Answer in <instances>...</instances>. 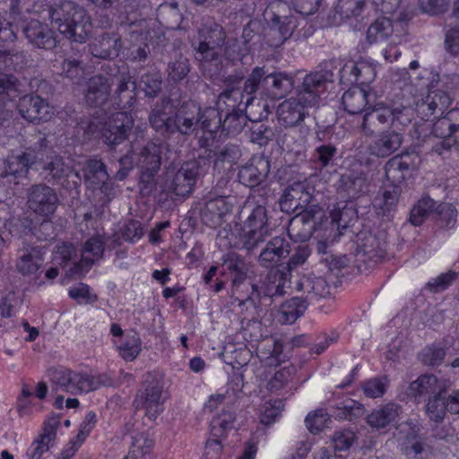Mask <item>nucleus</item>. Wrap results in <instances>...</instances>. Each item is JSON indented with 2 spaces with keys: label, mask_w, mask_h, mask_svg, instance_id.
<instances>
[{
  "label": "nucleus",
  "mask_w": 459,
  "mask_h": 459,
  "mask_svg": "<svg viewBox=\"0 0 459 459\" xmlns=\"http://www.w3.org/2000/svg\"><path fill=\"white\" fill-rule=\"evenodd\" d=\"M445 391H447V384L445 380L438 379L432 374H424L411 382L407 394L420 402L421 399L429 398Z\"/></svg>",
  "instance_id": "22"
},
{
  "label": "nucleus",
  "mask_w": 459,
  "mask_h": 459,
  "mask_svg": "<svg viewBox=\"0 0 459 459\" xmlns=\"http://www.w3.org/2000/svg\"><path fill=\"white\" fill-rule=\"evenodd\" d=\"M301 211L290 220L289 226L290 236H295L298 240H308L316 231V222L324 216L323 210L318 205H311L300 209Z\"/></svg>",
  "instance_id": "14"
},
{
  "label": "nucleus",
  "mask_w": 459,
  "mask_h": 459,
  "mask_svg": "<svg viewBox=\"0 0 459 459\" xmlns=\"http://www.w3.org/2000/svg\"><path fill=\"white\" fill-rule=\"evenodd\" d=\"M290 274L280 265L271 268L261 286L251 285V296L254 298L251 301L255 303L262 298L273 299L283 296L286 290L290 287Z\"/></svg>",
  "instance_id": "10"
},
{
  "label": "nucleus",
  "mask_w": 459,
  "mask_h": 459,
  "mask_svg": "<svg viewBox=\"0 0 459 459\" xmlns=\"http://www.w3.org/2000/svg\"><path fill=\"white\" fill-rule=\"evenodd\" d=\"M358 241L357 255L361 258L377 262L385 256L386 243L384 238L372 233H367L362 238H359Z\"/></svg>",
  "instance_id": "37"
},
{
  "label": "nucleus",
  "mask_w": 459,
  "mask_h": 459,
  "mask_svg": "<svg viewBox=\"0 0 459 459\" xmlns=\"http://www.w3.org/2000/svg\"><path fill=\"white\" fill-rule=\"evenodd\" d=\"M413 118V110L403 105L388 106L379 102L366 108L361 131L367 136L385 131L386 128L408 126Z\"/></svg>",
  "instance_id": "3"
},
{
  "label": "nucleus",
  "mask_w": 459,
  "mask_h": 459,
  "mask_svg": "<svg viewBox=\"0 0 459 459\" xmlns=\"http://www.w3.org/2000/svg\"><path fill=\"white\" fill-rule=\"evenodd\" d=\"M53 68L60 75L75 83H79L84 78V65L82 61L75 58H56L53 63Z\"/></svg>",
  "instance_id": "44"
},
{
  "label": "nucleus",
  "mask_w": 459,
  "mask_h": 459,
  "mask_svg": "<svg viewBox=\"0 0 459 459\" xmlns=\"http://www.w3.org/2000/svg\"><path fill=\"white\" fill-rule=\"evenodd\" d=\"M82 173L85 182L92 187L109 179L105 164L97 159L87 160L82 169Z\"/></svg>",
  "instance_id": "48"
},
{
  "label": "nucleus",
  "mask_w": 459,
  "mask_h": 459,
  "mask_svg": "<svg viewBox=\"0 0 459 459\" xmlns=\"http://www.w3.org/2000/svg\"><path fill=\"white\" fill-rule=\"evenodd\" d=\"M145 382L144 389L137 395L134 403L137 407L145 410V416L149 420H155L164 409L163 381L149 373Z\"/></svg>",
  "instance_id": "9"
},
{
  "label": "nucleus",
  "mask_w": 459,
  "mask_h": 459,
  "mask_svg": "<svg viewBox=\"0 0 459 459\" xmlns=\"http://www.w3.org/2000/svg\"><path fill=\"white\" fill-rule=\"evenodd\" d=\"M436 205L430 197H423L413 206L410 213V221L414 226L421 225Z\"/></svg>",
  "instance_id": "57"
},
{
  "label": "nucleus",
  "mask_w": 459,
  "mask_h": 459,
  "mask_svg": "<svg viewBox=\"0 0 459 459\" xmlns=\"http://www.w3.org/2000/svg\"><path fill=\"white\" fill-rule=\"evenodd\" d=\"M336 69V61L327 60L320 64L317 71L307 74L297 91L299 100L310 107L317 105L321 95L326 91L327 84L333 82V71Z\"/></svg>",
  "instance_id": "6"
},
{
  "label": "nucleus",
  "mask_w": 459,
  "mask_h": 459,
  "mask_svg": "<svg viewBox=\"0 0 459 459\" xmlns=\"http://www.w3.org/2000/svg\"><path fill=\"white\" fill-rule=\"evenodd\" d=\"M223 265L231 277V297L239 302L254 300L251 296V285L247 282L248 264L236 253H230L223 258Z\"/></svg>",
  "instance_id": "7"
},
{
  "label": "nucleus",
  "mask_w": 459,
  "mask_h": 459,
  "mask_svg": "<svg viewBox=\"0 0 459 459\" xmlns=\"http://www.w3.org/2000/svg\"><path fill=\"white\" fill-rule=\"evenodd\" d=\"M49 18L65 38L75 42H84L91 31V22L86 11L70 0H61L50 6Z\"/></svg>",
  "instance_id": "2"
},
{
  "label": "nucleus",
  "mask_w": 459,
  "mask_h": 459,
  "mask_svg": "<svg viewBox=\"0 0 459 459\" xmlns=\"http://www.w3.org/2000/svg\"><path fill=\"white\" fill-rule=\"evenodd\" d=\"M234 420L235 415L230 411H224L214 417L211 422L212 435L214 437H220L224 431L233 428Z\"/></svg>",
  "instance_id": "64"
},
{
  "label": "nucleus",
  "mask_w": 459,
  "mask_h": 459,
  "mask_svg": "<svg viewBox=\"0 0 459 459\" xmlns=\"http://www.w3.org/2000/svg\"><path fill=\"white\" fill-rule=\"evenodd\" d=\"M307 300L295 297L281 304L277 319L281 324H293L307 307Z\"/></svg>",
  "instance_id": "45"
},
{
  "label": "nucleus",
  "mask_w": 459,
  "mask_h": 459,
  "mask_svg": "<svg viewBox=\"0 0 459 459\" xmlns=\"http://www.w3.org/2000/svg\"><path fill=\"white\" fill-rule=\"evenodd\" d=\"M58 425L59 420L56 418H51L45 422L43 433L27 450L29 459H40L43 454L49 450L56 438Z\"/></svg>",
  "instance_id": "34"
},
{
  "label": "nucleus",
  "mask_w": 459,
  "mask_h": 459,
  "mask_svg": "<svg viewBox=\"0 0 459 459\" xmlns=\"http://www.w3.org/2000/svg\"><path fill=\"white\" fill-rule=\"evenodd\" d=\"M247 119L250 118L240 108H233L222 119V132H225L228 135H236L246 126Z\"/></svg>",
  "instance_id": "52"
},
{
  "label": "nucleus",
  "mask_w": 459,
  "mask_h": 459,
  "mask_svg": "<svg viewBox=\"0 0 459 459\" xmlns=\"http://www.w3.org/2000/svg\"><path fill=\"white\" fill-rule=\"evenodd\" d=\"M241 156L242 152L239 145L231 143L216 146L209 154V157L212 160L214 169L219 172L230 170L238 163Z\"/></svg>",
  "instance_id": "32"
},
{
  "label": "nucleus",
  "mask_w": 459,
  "mask_h": 459,
  "mask_svg": "<svg viewBox=\"0 0 459 459\" xmlns=\"http://www.w3.org/2000/svg\"><path fill=\"white\" fill-rule=\"evenodd\" d=\"M174 115L178 133L181 135H190L199 126L200 106L193 101L184 102Z\"/></svg>",
  "instance_id": "31"
},
{
  "label": "nucleus",
  "mask_w": 459,
  "mask_h": 459,
  "mask_svg": "<svg viewBox=\"0 0 459 459\" xmlns=\"http://www.w3.org/2000/svg\"><path fill=\"white\" fill-rule=\"evenodd\" d=\"M45 247L25 246L18 250L16 270L22 275L35 274L44 264Z\"/></svg>",
  "instance_id": "24"
},
{
  "label": "nucleus",
  "mask_w": 459,
  "mask_h": 459,
  "mask_svg": "<svg viewBox=\"0 0 459 459\" xmlns=\"http://www.w3.org/2000/svg\"><path fill=\"white\" fill-rule=\"evenodd\" d=\"M283 345L281 342L273 336L265 337L256 345V354L262 359L267 361L269 365L281 362Z\"/></svg>",
  "instance_id": "46"
},
{
  "label": "nucleus",
  "mask_w": 459,
  "mask_h": 459,
  "mask_svg": "<svg viewBox=\"0 0 459 459\" xmlns=\"http://www.w3.org/2000/svg\"><path fill=\"white\" fill-rule=\"evenodd\" d=\"M104 252V243L100 236L89 238L81 250V261L74 262L69 270L71 274L82 275L91 264L101 258Z\"/></svg>",
  "instance_id": "27"
},
{
  "label": "nucleus",
  "mask_w": 459,
  "mask_h": 459,
  "mask_svg": "<svg viewBox=\"0 0 459 459\" xmlns=\"http://www.w3.org/2000/svg\"><path fill=\"white\" fill-rule=\"evenodd\" d=\"M342 103L350 114L366 112V108L371 104V93L360 87H351L343 93Z\"/></svg>",
  "instance_id": "38"
},
{
  "label": "nucleus",
  "mask_w": 459,
  "mask_h": 459,
  "mask_svg": "<svg viewBox=\"0 0 459 459\" xmlns=\"http://www.w3.org/2000/svg\"><path fill=\"white\" fill-rule=\"evenodd\" d=\"M18 112L25 120L32 123L48 121L53 116V108L37 95L27 94L19 100Z\"/></svg>",
  "instance_id": "17"
},
{
  "label": "nucleus",
  "mask_w": 459,
  "mask_h": 459,
  "mask_svg": "<svg viewBox=\"0 0 459 459\" xmlns=\"http://www.w3.org/2000/svg\"><path fill=\"white\" fill-rule=\"evenodd\" d=\"M152 127L164 136H170L178 133L175 115L167 111L165 100L157 102L149 115Z\"/></svg>",
  "instance_id": "30"
},
{
  "label": "nucleus",
  "mask_w": 459,
  "mask_h": 459,
  "mask_svg": "<svg viewBox=\"0 0 459 459\" xmlns=\"http://www.w3.org/2000/svg\"><path fill=\"white\" fill-rule=\"evenodd\" d=\"M337 154V149L333 144H321L313 152L312 160L316 167L322 169L333 164V158Z\"/></svg>",
  "instance_id": "58"
},
{
  "label": "nucleus",
  "mask_w": 459,
  "mask_h": 459,
  "mask_svg": "<svg viewBox=\"0 0 459 459\" xmlns=\"http://www.w3.org/2000/svg\"><path fill=\"white\" fill-rule=\"evenodd\" d=\"M291 247L284 236H276L269 239L258 255V264L264 268H273L289 256Z\"/></svg>",
  "instance_id": "19"
},
{
  "label": "nucleus",
  "mask_w": 459,
  "mask_h": 459,
  "mask_svg": "<svg viewBox=\"0 0 459 459\" xmlns=\"http://www.w3.org/2000/svg\"><path fill=\"white\" fill-rule=\"evenodd\" d=\"M22 304V299L19 293L9 290L2 296L0 301V312L3 317H12L15 316Z\"/></svg>",
  "instance_id": "61"
},
{
  "label": "nucleus",
  "mask_w": 459,
  "mask_h": 459,
  "mask_svg": "<svg viewBox=\"0 0 459 459\" xmlns=\"http://www.w3.org/2000/svg\"><path fill=\"white\" fill-rule=\"evenodd\" d=\"M341 187L350 198H357L368 192V178L362 171H351L342 175Z\"/></svg>",
  "instance_id": "42"
},
{
  "label": "nucleus",
  "mask_w": 459,
  "mask_h": 459,
  "mask_svg": "<svg viewBox=\"0 0 459 459\" xmlns=\"http://www.w3.org/2000/svg\"><path fill=\"white\" fill-rule=\"evenodd\" d=\"M437 223L445 229H452L456 224L457 211L450 204H441L436 209Z\"/></svg>",
  "instance_id": "63"
},
{
  "label": "nucleus",
  "mask_w": 459,
  "mask_h": 459,
  "mask_svg": "<svg viewBox=\"0 0 459 459\" xmlns=\"http://www.w3.org/2000/svg\"><path fill=\"white\" fill-rule=\"evenodd\" d=\"M48 377L52 384V389L56 394L65 392L78 394L111 385V380L105 375L94 376L62 367L50 368Z\"/></svg>",
  "instance_id": "4"
},
{
  "label": "nucleus",
  "mask_w": 459,
  "mask_h": 459,
  "mask_svg": "<svg viewBox=\"0 0 459 459\" xmlns=\"http://www.w3.org/2000/svg\"><path fill=\"white\" fill-rule=\"evenodd\" d=\"M420 163L417 152H404L388 160L385 165V177L392 185L400 186L418 169Z\"/></svg>",
  "instance_id": "13"
},
{
  "label": "nucleus",
  "mask_w": 459,
  "mask_h": 459,
  "mask_svg": "<svg viewBox=\"0 0 459 459\" xmlns=\"http://www.w3.org/2000/svg\"><path fill=\"white\" fill-rule=\"evenodd\" d=\"M364 413V407L361 403L352 399H348L338 403L335 416L340 419L353 420Z\"/></svg>",
  "instance_id": "60"
},
{
  "label": "nucleus",
  "mask_w": 459,
  "mask_h": 459,
  "mask_svg": "<svg viewBox=\"0 0 459 459\" xmlns=\"http://www.w3.org/2000/svg\"><path fill=\"white\" fill-rule=\"evenodd\" d=\"M199 174L200 164L197 160H193L185 162L175 173L170 189L176 195L182 197L189 195L193 191Z\"/></svg>",
  "instance_id": "20"
},
{
  "label": "nucleus",
  "mask_w": 459,
  "mask_h": 459,
  "mask_svg": "<svg viewBox=\"0 0 459 459\" xmlns=\"http://www.w3.org/2000/svg\"><path fill=\"white\" fill-rule=\"evenodd\" d=\"M339 72L342 83L368 85L376 77L375 68L366 63L346 64Z\"/></svg>",
  "instance_id": "33"
},
{
  "label": "nucleus",
  "mask_w": 459,
  "mask_h": 459,
  "mask_svg": "<svg viewBox=\"0 0 459 459\" xmlns=\"http://www.w3.org/2000/svg\"><path fill=\"white\" fill-rule=\"evenodd\" d=\"M243 209L247 213L243 227L256 230L268 228V216L265 206L257 204L252 200H247Z\"/></svg>",
  "instance_id": "47"
},
{
  "label": "nucleus",
  "mask_w": 459,
  "mask_h": 459,
  "mask_svg": "<svg viewBox=\"0 0 459 459\" xmlns=\"http://www.w3.org/2000/svg\"><path fill=\"white\" fill-rule=\"evenodd\" d=\"M295 289L302 292L303 299L307 300V304L314 299L325 298L330 294V287L327 281L322 277L305 275L297 282Z\"/></svg>",
  "instance_id": "35"
},
{
  "label": "nucleus",
  "mask_w": 459,
  "mask_h": 459,
  "mask_svg": "<svg viewBox=\"0 0 459 459\" xmlns=\"http://www.w3.org/2000/svg\"><path fill=\"white\" fill-rule=\"evenodd\" d=\"M404 128H392L378 133L368 147L369 154L377 158H387L396 152L404 141L402 133Z\"/></svg>",
  "instance_id": "18"
},
{
  "label": "nucleus",
  "mask_w": 459,
  "mask_h": 459,
  "mask_svg": "<svg viewBox=\"0 0 459 459\" xmlns=\"http://www.w3.org/2000/svg\"><path fill=\"white\" fill-rule=\"evenodd\" d=\"M394 25L390 18H377L368 29L367 39L372 43H377L388 39L393 35Z\"/></svg>",
  "instance_id": "50"
},
{
  "label": "nucleus",
  "mask_w": 459,
  "mask_h": 459,
  "mask_svg": "<svg viewBox=\"0 0 459 459\" xmlns=\"http://www.w3.org/2000/svg\"><path fill=\"white\" fill-rule=\"evenodd\" d=\"M269 236V228L256 230L243 227L242 231L239 234L238 245L240 246V248H243L247 252H251L257 248L260 244L264 243Z\"/></svg>",
  "instance_id": "49"
},
{
  "label": "nucleus",
  "mask_w": 459,
  "mask_h": 459,
  "mask_svg": "<svg viewBox=\"0 0 459 459\" xmlns=\"http://www.w3.org/2000/svg\"><path fill=\"white\" fill-rule=\"evenodd\" d=\"M269 161L265 159H251L248 163L239 168L238 182L246 186L255 187L264 180L269 172Z\"/></svg>",
  "instance_id": "29"
},
{
  "label": "nucleus",
  "mask_w": 459,
  "mask_h": 459,
  "mask_svg": "<svg viewBox=\"0 0 459 459\" xmlns=\"http://www.w3.org/2000/svg\"><path fill=\"white\" fill-rule=\"evenodd\" d=\"M250 131L251 142L260 146L267 145L275 135L274 129L261 121H252Z\"/></svg>",
  "instance_id": "55"
},
{
  "label": "nucleus",
  "mask_w": 459,
  "mask_h": 459,
  "mask_svg": "<svg viewBox=\"0 0 459 459\" xmlns=\"http://www.w3.org/2000/svg\"><path fill=\"white\" fill-rule=\"evenodd\" d=\"M447 391L440 392L429 398L426 404V413L431 421L442 422L448 411L444 400V394Z\"/></svg>",
  "instance_id": "54"
},
{
  "label": "nucleus",
  "mask_w": 459,
  "mask_h": 459,
  "mask_svg": "<svg viewBox=\"0 0 459 459\" xmlns=\"http://www.w3.org/2000/svg\"><path fill=\"white\" fill-rule=\"evenodd\" d=\"M242 77L230 75L225 80L226 88L220 94L221 100H230L244 104L247 108L256 99L264 97L281 99L293 89V78L283 72L267 74L264 67H255L244 82L238 85Z\"/></svg>",
  "instance_id": "1"
},
{
  "label": "nucleus",
  "mask_w": 459,
  "mask_h": 459,
  "mask_svg": "<svg viewBox=\"0 0 459 459\" xmlns=\"http://www.w3.org/2000/svg\"><path fill=\"white\" fill-rule=\"evenodd\" d=\"M199 126L214 137L219 130L222 131V117L221 112L214 108H207L204 110L200 108Z\"/></svg>",
  "instance_id": "51"
},
{
  "label": "nucleus",
  "mask_w": 459,
  "mask_h": 459,
  "mask_svg": "<svg viewBox=\"0 0 459 459\" xmlns=\"http://www.w3.org/2000/svg\"><path fill=\"white\" fill-rule=\"evenodd\" d=\"M88 48L92 57L115 59L122 48V41L117 34L103 33L89 44Z\"/></svg>",
  "instance_id": "28"
},
{
  "label": "nucleus",
  "mask_w": 459,
  "mask_h": 459,
  "mask_svg": "<svg viewBox=\"0 0 459 459\" xmlns=\"http://www.w3.org/2000/svg\"><path fill=\"white\" fill-rule=\"evenodd\" d=\"M37 229L32 230L31 221L29 219H22L20 221L21 228H23L24 235L31 232L38 240L48 241L54 239L56 237L54 224L49 221V218H45Z\"/></svg>",
  "instance_id": "53"
},
{
  "label": "nucleus",
  "mask_w": 459,
  "mask_h": 459,
  "mask_svg": "<svg viewBox=\"0 0 459 459\" xmlns=\"http://www.w3.org/2000/svg\"><path fill=\"white\" fill-rule=\"evenodd\" d=\"M309 107L299 97L290 98L282 101L277 108L279 123L285 127L299 126L307 116V108Z\"/></svg>",
  "instance_id": "23"
},
{
  "label": "nucleus",
  "mask_w": 459,
  "mask_h": 459,
  "mask_svg": "<svg viewBox=\"0 0 459 459\" xmlns=\"http://www.w3.org/2000/svg\"><path fill=\"white\" fill-rule=\"evenodd\" d=\"M311 199L312 195L305 184L295 182L285 189L280 202L281 210L287 213L297 212L307 207Z\"/></svg>",
  "instance_id": "25"
},
{
  "label": "nucleus",
  "mask_w": 459,
  "mask_h": 459,
  "mask_svg": "<svg viewBox=\"0 0 459 459\" xmlns=\"http://www.w3.org/2000/svg\"><path fill=\"white\" fill-rule=\"evenodd\" d=\"M113 84L111 78L103 74L91 76L87 83L84 92V100L90 107H100L107 102L110 95V88Z\"/></svg>",
  "instance_id": "26"
},
{
  "label": "nucleus",
  "mask_w": 459,
  "mask_h": 459,
  "mask_svg": "<svg viewBox=\"0 0 459 459\" xmlns=\"http://www.w3.org/2000/svg\"><path fill=\"white\" fill-rule=\"evenodd\" d=\"M153 446L151 438L141 433L133 437L129 453L123 459H144Z\"/></svg>",
  "instance_id": "56"
},
{
  "label": "nucleus",
  "mask_w": 459,
  "mask_h": 459,
  "mask_svg": "<svg viewBox=\"0 0 459 459\" xmlns=\"http://www.w3.org/2000/svg\"><path fill=\"white\" fill-rule=\"evenodd\" d=\"M36 155L33 152H22L21 154H12L4 160V171L1 177L13 176L22 177L25 176L29 168L35 162Z\"/></svg>",
  "instance_id": "40"
},
{
  "label": "nucleus",
  "mask_w": 459,
  "mask_h": 459,
  "mask_svg": "<svg viewBox=\"0 0 459 459\" xmlns=\"http://www.w3.org/2000/svg\"><path fill=\"white\" fill-rule=\"evenodd\" d=\"M226 32L222 26L207 22L198 29L197 46L221 48L225 43Z\"/></svg>",
  "instance_id": "41"
},
{
  "label": "nucleus",
  "mask_w": 459,
  "mask_h": 459,
  "mask_svg": "<svg viewBox=\"0 0 459 459\" xmlns=\"http://www.w3.org/2000/svg\"><path fill=\"white\" fill-rule=\"evenodd\" d=\"M168 74L169 78L177 82L183 80L190 72V63L188 58L183 55L178 56L168 65Z\"/></svg>",
  "instance_id": "62"
},
{
  "label": "nucleus",
  "mask_w": 459,
  "mask_h": 459,
  "mask_svg": "<svg viewBox=\"0 0 459 459\" xmlns=\"http://www.w3.org/2000/svg\"><path fill=\"white\" fill-rule=\"evenodd\" d=\"M401 413V405L394 403H388L377 409H375L370 414H368L367 417V422L372 429L379 430L395 424Z\"/></svg>",
  "instance_id": "36"
},
{
  "label": "nucleus",
  "mask_w": 459,
  "mask_h": 459,
  "mask_svg": "<svg viewBox=\"0 0 459 459\" xmlns=\"http://www.w3.org/2000/svg\"><path fill=\"white\" fill-rule=\"evenodd\" d=\"M232 204L223 196L208 201L202 212V219L207 225L216 227L221 224L223 217L230 212Z\"/></svg>",
  "instance_id": "39"
},
{
  "label": "nucleus",
  "mask_w": 459,
  "mask_h": 459,
  "mask_svg": "<svg viewBox=\"0 0 459 459\" xmlns=\"http://www.w3.org/2000/svg\"><path fill=\"white\" fill-rule=\"evenodd\" d=\"M452 103L447 91L429 90L428 95L416 104V112L423 120L437 118L444 114Z\"/></svg>",
  "instance_id": "16"
},
{
  "label": "nucleus",
  "mask_w": 459,
  "mask_h": 459,
  "mask_svg": "<svg viewBox=\"0 0 459 459\" xmlns=\"http://www.w3.org/2000/svg\"><path fill=\"white\" fill-rule=\"evenodd\" d=\"M134 126V119L126 111H118L112 115L102 129L104 143L116 147L127 140Z\"/></svg>",
  "instance_id": "15"
},
{
  "label": "nucleus",
  "mask_w": 459,
  "mask_h": 459,
  "mask_svg": "<svg viewBox=\"0 0 459 459\" xmlns=\"http://www.w3.org/2000/svg\"><path fill=\"white\" fill-rule=\"evenodd\" d=\"M264 18L269 25L265 39L273 48L281 47L299 26L298 17L291 13L285 2L280 0L269 4L264 12Z\"/></svg>",
  "instance_id": "5"
},
{
  "label": "nucleus",
  "mask_w": 459,
  "mask_h": 459,
  "mask_svg": "<svg viewBox=\"0 0 459 459\" xmlns=\"http://www.w3.org/2000/svg\"><path fill=\"white\" fill-rule=\"evenodd\" d=\"M221 48L196 46L194 49L196 53V59L201 62L202 68L208 70L212 77L217 74L222 67Z\"/></svg>",
  "instance_id": "43"
},
{
  "label": "nucleus",
  "mask_w": 459,
  "mask_h": 459,
  "mask_svg": "<svg viewBox=\"0 0 459 459\" xmlns=\"http://www.w3.org/2000/svg\"><path fill=\"white\" fill-rule=\"evenodd\" d=\"M120 356L132 361L136 359L142 350V342L136 333L127 335L125 341L117 347Z\"/></svg>",
  "instance_id": "59"
},
{
  "label": "nucleus",
  "mask_w": 459,
  "mask_h": 459,
  "mask_svg": "<svg viewBox=\"0 0 459 459\" xmlns=\"http://www.w3.org/2000/svg\"><path fill=\"white\" fill-rule=\"evenodd\" d=\"M22 31L28 42L35 48L51 50L56 46L55 32L48 24L38 20L29 21Z\"/></svg>",
  "instance_id": "21"
},
{
  "label": "nucleus",
  "mask_w": 459,
  "mask_h": 459,
  "mask_svg": "<svg viewBox=\"0 0 459 459\" xmlns=\"http://www.w3.org/2000/svg\"><path fill=\"white\" fill-rule=\"evenodd\" d=\"M169 151V145L163 142H149L141 151L140 163L142 167L141 183L152 188L153 178L160 168L161 160Z\"/></svg>",
  "instance_id": "12"
},
{
  "label": "nucleus",
  "mask_w": 459,
  "mask_h": 459,
  "mask_svg": "<svg viewBox=\"0 0 459 459\" xmlns=\"http://www.w3.org/2000/svg\"><path fill=\"white\" fill-rule=\"evenodd\" d=\"M27 206L36 215L50 218L59 205L56 191L45 183L33 184L26 190Z\"/></svg>",
  "instance_id": "8"
},
{
  "label": "nucleus",
  "mask_w": 459,
  "mask_h": 459,
  "mask_svg": "<svg viewBox=\"0 0 459 459\" xmlns=\"http://www.w3.org/2000/svg\"><path fill=\"white\" fill-rule=\"evenodd\" d=\"M108 78H111L113 84H117L115 91L117 105L122 109L133 107L136 100V85L129 68L126 65L119 67L114 65L109 67Z\"/></svg>",
  "instance_id": "11"
}]
</instances>
